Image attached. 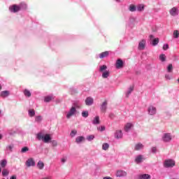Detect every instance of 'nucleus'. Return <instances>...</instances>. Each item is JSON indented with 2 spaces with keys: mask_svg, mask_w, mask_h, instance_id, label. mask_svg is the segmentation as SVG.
I'll return each instance as SVG.
<instances>
[{
  "mask_svg": "<svg viewBox=\"0 0 179 179\" xmlns=\"http://www.w3.org/2000/svg\"><path fill=\"white\" fill-rule=\"evenodd\" d=\"M173 179H178V178H173Z\"/></svg>",
  "mask_w": 179,
  "mask_h": 179,
  "instance_id": "e2e57ef3",
  "label": "nucleus"
},
{
  "mask_svg": "<svg viewBox=\"0 0 179 179\" xmlns=\"http://www.w3.org/2000/svg\"><path fill=\"white\" fill-rule=\"evenodd\" d=\"M1 173V167H0V173Z\"/></svg>",
  "mask_w": 179,
  "mask_h": 179,
  "instance_id": "bf43d9fd",
  "label": "nucleus"
},
{
  "mask_svg": "<svg viewBox=\"0 0 179 179\" xmlns=\"http://www.w3.org/2000/svg\"><path fill=\"white\" fill-rule=\"evenodd\" d=\"M36 115V113H35V110L34 109H30L29 110V115L31 117H33L34 116H35Z\"/></svg>",
  "mask_w": 179,
  "mask_h": 179,
  "instance_id": "2f4dec72",
  "label": "nucleus"
},
{
  "mask_svg": "<svg viewBox=\"0 0 179 179\" xmlns=\"http://www.w3.org/2000/svg\"><path fill=\"white\" fill-rule=\"evenodd\" d=\"M165 77L166 80H171L172 78V76H171L170 74H166Z\"/></svg>",
  "mask_w": 179,
  "mask_h": 179,
  "instance_id": "09e8293b",
  "label": "nucleus"
},
{
  "mask_svg": "<svg viewBox=\"0 0 179 179\" xmlns=\"http://www.w3.org/2000/svg\"><path fill=\"white\" fill-rule=\"evenodd\" d=\"M110 50H105L104 52H101L96 56V57H99L100 59H104V57H108L110 55Z\"/></svg>",
  "mask_w": 179,
  "mask_h": 179,
  "instance_id": "9b49d317",
  "label": "nucleus"
},
{
  "mask_svg": "<svg viewBox=\"0 0 179 179\" xmlns=\"http://www.w3.org/2000/svg\"><path fill=\"white\" fill-rule=\"evenodd\" d=\"M1 179H6V178H1Z\"/></svg>",
  "mask_w": 179,
  "mask_h": 179,
  "instance_id": "0e129e2a",
  "label": "nucleus"
},
{
  "mask_svg": "<svg viewBox=\"0 0 179 179\" xmlns=\"http://www.w3.org/2000/svg\"><path fill=\"white\" fill-rule=\"evenodd\" d=\"M28 150H29V148H28V147H23V148H22L21 152L22 153H26V152H28Z\"/></svg>",
  "mask_w": 179,
  "mask_h": 179,
  "instance_id": "37998d69",
  "label": "nucleus"
},
{
  "mask_svg": "<svg viewBox=\"0 0 179 179\" xmlns=\"http://www.w3.org/2000/svg\"><path fill=\"white\" fill-rule=\"evenodd\" d=\"M144 9H145L144 5H142V4L138 5L137 10H138V12H141L142 10H144Z\"/></svg>",
  "mask_w": 179,
  "mask_h": 179,
  "instance_id": "7c9ffc66",
  "label": "nucleus"
},
{
  "mask_svg": "<svg viewBox=\"0 0 179 179\" xmlns=\"http://www.w3.org/2000/svg\"><path fill=\"white\" fill-rule=\"evenodd\" d=\"M173 37H174V38H179V31L178 30H175L173 31Z\"/></svg>",
  "mask_w": 179,
  "mask_h": 179,
  "instance_id": "c9c22d12",
  "label": "nucleus"
},
{
  "mask_svg": "<svg viewBox=\"0 0 179 179\" xmlns=\"http://www.w3.org/2000/svg\"><path fill=\"white\" fill-rule=\"evenodd\" d=\"M8 174H9V171H8V170H7V169H3L2 170V175H3V176H8Z\"/></svg>",
  "mask_w": 179,
  "mask_h": 179,
  "instance_id": "58836bf2",
  "label": "nucleus"
},
{
  "mask_svg": "<svg viewBox=\"0 0 179 179\" xmlns=\"http://www.w3.org/2000/svg\"><path fill=\"white\" fill-rule=\"evenodd\" d=\"M81 115H82L83 117H88L89 112H88V110H83Z\"/></svg>",
  "mask_w": 179,
  "mask_h": 179,
  "instance_id": "473e14b6",
  "label": "nucleus"
},
{
  "mask_svg": "<svg viewBox=\"0 0 179 179\" xmlns=\"http://www.w3.org/2000/svg\"><path fill=\"white\" fill-rule=\"evenodd\" d=\"M52 144L53 146H57V141H55V140H53V141H52Z\"/></svg>",
  "mask_w": 179,
  "mask_h": 179,
  "instance_id": "603ef678",
  "label": "nucleus"
},
{
  "mask_svg": "<svg viewBox=\"0 0 179 179\" xmlns=\"http://www.w3.org/2000/svg\"><path fill=\"white\" fill-rule=\"evenodd\" d=\"M162 140L164 143H170L172 141V136L170 133H165L162 136Z\"/></svg>",
  "mask_w": 179,
  "mask_h": 179,
  "instance_id": "423d86ee",
  "label": "nucleus"
},
{
  "mask_svg": "<svg viewBox=\"0 0 179 179\" xmlns=\"http://www.w3.org/2000/svg\"><path fill=\"white\" fill-rule=\"evenodd\" d=\"M100 123V117L99 116H96L94 117V120H92V124H99Z\"/></svg>",
  "mask_w": 179,
  "mask_h": 179,
  "instance_id": "c85d7f7f",
  "label": "nucleus"
},
{
  "mask_svg": "<svg viewBox=\"0 0 179 179\" xmlns=\"http://www.w3.org/2000/svg\"><path fill=\"white\" fill-rule=\"evenodd\" d=\"M55 96L54 95H47L44 97L45 102H50L52 99H54Z\"/></svg>",
  "mask_w": 179,
  "mask_h": 179,
  "instance_id": "4be33fe9",
  "label": "nucleus"
},
{
  "mask_svg": "<svg viewBox=\"0 0 179 179\" xmlns=\"http://www.w3.org/2000/svg\"><path fill=\"white\" fill-rule=\"evenodd\" d=\"M143 159H144V157H143V155H138L135 157V162L138 164H139V163H141L142 162H143Z\"/></svg>",
  "mask_w": 179,
  "mask_h": 179,
  "instance_id": "f3484780",
  "label": "nucleus"
},
{
  "mask_svg": "<svg viewBox=\"0 0 179 179\" xmlns=\"http://www.w3.org/2000/svg\"><path fill=\"white\" fill-rule=\"evenodd\" d=\"M7 160L6 159H3V160L1 161V167H6L7 164Z\"/></svg>",
  "mask_w": 179,
  "mask_h": 179,
  "instance_id": "f704fd0d",
  "label": "nucleus"
},
{
  "mask_svg": "<svg viewBox=\"0 0 179 179\" xmlns=\"http://www.w3.org/2000/svg\"><path fill=\"white\" fill-rule=\"evenodd\" d=\"M81 108V105L80 102H74L73 106L69 109L68 112H66V118L71 119L72 116H74L76 113H77V108Z\"/></svg>",
  "mask_w": 179,
  "mask_h": 179,
  "instance_id": "f03ea898",
  "label": "nucleus"
},
{
  "mask_svg": "<svg viewBox=\"0 0 179 179\" xmlns=\"http://www.w3.org/2000/svg\"><path fill=\"white\" fill-rule=\"evenodd\" d=\"M67 160V157H62L61 161H62V163H65V162H66Z\"/></svg>",
  "mask_w": 179,
  "mask_h": 179,
  "instance_id": "8fccbe9b",
  "label": "nucleus"
},
{
  "mask_svg": "<svg viewBox=\"0 0 179 179\" xmlns=\"http://www.w3.org/2000/svg\"><path fill=\"white\" fill-rule=\"evenodd\" d=\"M38 169H40L41 170H42L43 169H44V162L42 160H39L36 164Z\"/></svg>",
  "mask_w": 179,
  "mask_h": 179,
  "instance_id": "cd10ccee",
  "label": "nucleus"
},
{
  "mask_svg": "<svg viewBox=\"0 0 179 179\" xmlns=\"http://www.w3.org/2000/svg\"><path fill=\"white\" fill-rule=\"evenodd\" d=\"M78 131L77 130H72V131L71 132V137H75V136H76Z\"/></svg>",
  "mask_w": 179,
  "mask_h": 179,
  "instance_id": "79ce46f5",
  "label": "nucleus"
},
{
  "mask_svg": "<svg viewBox=\"0 0 179 179\" xmlns=\"http://www.w3.org/2000/svg\"><path fill=\"white\" fill-rule=\"evenodd\" d=\"M10 95V91L6 90V91H1V96L3 98H7Z\"/></svg>",
  "mask_w": 179,
  "mask_h": 179,
  "instance_id": "b1692460",
  "label": "nucleus"
},
{
  "mask_svg": "<svg viewBox=\"0 0 179 179\" xmlns=\"http://www.w3.org/2000/svg\"><path fill=\"white\" fill-rule=\"evenodd\" d=\"M42 119H43L42 116H36L35 117V121L36 122H41Z\"/></svg>",
  "mask_w": 179,
  "mask_h": 179,
  "instance_id": "c03bdc74",
  "label": "nucleus"
},
{
  "mask_svg": "<svg viewBox=\"0 0 179 179\" xmlns=\"http://www.w3.org/2000/svg\"><path fill=\"white\" fill-rule=\"evenodd\" d=\"M124 66V62L122 59H117L116 62H115V67L116 69H122Z\"/></svg>",
  "mask_w": 179,
  "mask_h": 179,
  "instance_id": "f8f14e48",
  "label": "nucleus"
},
{
  "mask_svg": "<svg viewBox=\"0 0 179 179\" xmlns=\"http://www.w3.org/2000/svg\"><path fill=\"white\" fill-rule=\"evenodd\" d=\"M1 138H2V136L1 134H0V140H1Z\"/></svg>",
  "mask_w": 179,
  "mask_h": 179,
  "instance_id": "13d9d810",
  "label": "nucleus"
},
{
  "mask_svg": "<svg viewBox=\"0 0 179 179\" xmlns=\"http://www.w3.org/2000/svg\"><path fill=\"white\" fill-rule=\"evenodd\" d=\"M163 50L164 51H166V50H169V44H164L163 45Z\"/></svg>",
  "mask_w": 179,
  "mask_h": 179,
  "instance_id": "a18cd8bd",
  "label": "nucleus"
},
{
  "mask_svg": "<svg viewBox=\"0 0 179 179\" xmlns=\"http://www.w3.org/2000/svg\"><path fill=\"white\" fill-rule=\"evenodd\" d=\"M1 88H2V87H1V85H0V90H1Z\"/></svg>",
  "mask_w": 179,
  "mask_h": 179,
  "instance_id": "680f3d73",
  "label": "nucleus"
},
{
  "mask_svg": "<svg viewBox=\"0 0 179 179\" xmlns=\"http://www.w3.org/2000/svg\"><path fill=\"white\" fill-rule=\"evenodd\" d=\"M25 164L27 167H31V166H36V162L34 157H29L25 162Z\"/></svg>",
  "mask_w": 179,
  "mask_h": 179,
  "instance_id": "6e6552de",
  "label": "nucleus"
},
{
  "mask_svg": "<svg viewBox=\"0 0 179 179\" xmlns=\"http://www.w3.org/2000/svg\"><path fill=\"white\" fill-rule=\"evenodd\" d=\"M134 124H132V123H127V124H125L124 129V131L128 132L129 131V130H131V127H133Z\"/></svg>",
  "mask_w": 179,
  "mask_h": 179,
  "instance_id": "412c9836",
  "label": "nucleus"
},
{
  "mask_svg": "<svg viewBox=\"0 0 179 179\" xmlns=\"http://www.w3.org/2000/svg\"><path fill=\"white\" fill-rule=\"evenodd\" d=\"M15 145L13 144H10L9 145H7L6 148V151L7 153H10V152H13V148Z\"/></svg>",
  "mask_w": 179,
  "mask_h": 179,
  "instance_id": "393cba45",
  "label": "nucleus"
},
{
  "mask_svg": "<svg viewBox=\"0 0 179 179\" xmlns=\"http://www.w3.org/2000/svg\"><path fill=\"white\" fill-rule=\"evenodd\" d=\"M10 179H17L16 176H11Z\"/></svg>",
  "mask_w": 179,
  "mask_h": 179,
  "instance_id": "864d4df0",
  "label": "nucleus"
},
{
  "mask_svg": "<svg viewBox=\"0 0 179 179\" xmlns=\"http://www.w3.org/2000/svg\"><path fill=\"white\" fill-rule=\"evenodd\" d=\"M85 137H83V136H80L78 137H76V143L77 144H80L81 143H83V141H85Z\"/></svg>",
  "mask_w": 179,
  "mask_h": 179,
  "instance_id": "aec40b11",
  "label": "nucleus"
},
{
  "mask_svg": "<svg viewBox=\"0 0 179 179\" xmlns=\"http://www.w3.org/2000/svg\"><path fill=\"white\" fill-rule=\"evenodd\" d=\"M38 140H43L44 143H49L51 141V137L50 134H43V133H38L37 134Z\"/></svg>",
  "mask_w": 179,
  "mask_h": 179,
  "instance_id": "20e7f679",
  "label": "nucleus"
},
{
  "mask_svg": "<svg viewBox=\"0 0 179 179\" xmlns=\"http://www.w3.org/2000/svg\"><path fill=\"white\" fill-rule=\"evenodd\" d=\"M157 147H152V148H151V152H152V153H156V152H157Z\"/></svg>",
  "mask_w": 179,
  "mask_h": 179,
  "instance_id": "de8ad7c7",
  "label": "nucleus"
},
{
  "mask_svg": "<svg viewBox=\"0 0 179 179\" xmlns=\"http://www.w3.org/2000/svg\"><path fill=\"white\" fill-rule=\"evenodd\" d=\"M99 71L102 73V78H108L110 76L109 70H107L106 64H102L99 66Z\"/></svg>",
  "mask_w": 179,
  "mask_h": 179,
  "instance_id": "7ed1b4c3",
  "label": "nucleus"
},
{
  "mask_svg": "<svg viewBox=\"0 0 179 179\" xmlns=\"http://www.w3.org/2000/svg\"><path fill=\"white\" fill-rule=\"evenodd\" d=\"M134 85H131V86L128 88V90H127V92H126V96H127V98H128V97L129 96V95L131 94L132 91H134Z\"/></svg>",
  "mask_w": 179,
  "mask_h": 179,
  "instance_id": "5701e85b",
  "label": "nucleus"
},
{
  "mask_svg": "<svg viewBox=\"0 0 179 179\" xmlns=\"http://www.w3.org/2000/svg\"><path fill=\"white\" fill-rule=\"evenodd\" d=\"M94 103V98H92V96H88L85 99V105L87 106H91Z\"/></svg>",
  "mask_w": 179,
  "mask_h": 179,
  "instance_id": "dca6fc26",
  "label": "nucleus"
},
{
  "mask_svg": "<svg viewBox=\"0 0 179 179\" xmlns=\"http://www.w3.org/2000/svg\"><path fill=\"white\" fill-rule=\"evenodd\" d=\"M23 93H24V95L27 98H30V96H31V91L29 90H27V88L24 90Z\"/></svg>",
  "mask_w": 179,
  "mask_h": 179,
  "instance_id": "a878e982",
  "label": "nucleus"
},
{
  "mask_svg": "<svg viewBox=\"0 0 179 179\" xmlns=\"http://www.w3.org/2000/svg\"><path fill=\"white\" fill-rule=\"evenodd\" d=\"M137 8L135 5H130L129 10L130 12H135Z\"/></svg>",
  "mask_w": 179,
  "mask_h": 179,
  "instance_id": "c756f323",
  "label": "nucleus"
},
{
  "mask_svg": "<svg viewBox=\"0 0 179 179\" xmlns=\"http://www.w3.org/2000/svg\"><path fill=\"white\" fill-rule=\"evenodd\" d=\"M26 9H27V3L26 2H21L19 5L14 4L9 6V11L11 13H17L20 10H25Z\"/></svg>",
  "mask_w": 179,
  "mask_h": 179,
  "instance_id": "f257e3e1",
  "label": "nucleus"
},
{
  "mask_svg": "<svg viewBox=\"0 0 179 179\" xmlns=\"http://www.w3.org/2000/svg\"><path fill=\"white\" fill-rule=\"evenodd\" d=\"M143 144H141V143H138V144H136L134 149L135 150H141V149H143Z\"/></svg>",
  "mask_w": 179,
  "mask_h": 179,
  "instance_id": "bb28decb",
  "label": "nucleus"
},
{
  "mask_svg": "<svg viewBox=\"0 0 179 179\" xmlns=\"http://www.w3.org/2000/svg\"><path fill=\"white\" fill-rule=\"evenodd\" d=\"M127 176V172L124 170H117L116 173L117 177H126Z\"/></svg>",
  "mask_w": 179,
  "mask_h": 179,
  "instance_id": "2eb2a0df",
  "label": "nucleus"
},
{
  "mask_svg": "<svg viewBox=\"0 0 179 179\" xmlns=\"http://www.w3.org/2000/svg\"><path fill=\"white\" fill-rule=\"evenodd\" d=\"M122 137L123 133L122 130H116V131L115 132V138H116L117 140H120L122 138Z\"/></svg>",
  "mask_w": 179,
  "mask_h": 179,
  "instance_id": "4468645a",
  "label": "nucleus"
},
{
  "mask_svg": "<svg viewBox=\"0 0 179 179\" xmlns=\"http://www.w3.org/2000/svg\"><path fill=\"white\" fill-rule=\"evenodd\" d=\"M107 106H108L107 101H104V102H103V103L101 105V107H100V110H101V112H103V113L106 112Z\"/></svg>",
  "mask_w": 179,
  "mask_h": 179,
  "instance_id": "a211bd4d",
  "label": "nucleus"
},
{
  "mask_svg": "<svg viewBox=\"0 0 179 179\" xmlns=\"http://www.w3.org/2000/svg\"><path fill=\"white\" fill-rule=\"evenodd\" d=\"M159 38H154L152 40V45H157V44H159Z\"/></svg>",
  "mask_w": 179,
  "mask_h": 179,
  "instance_id": "ea45409f",
  "label": "nucleus"
},
{
  "mask_svg": "<svg viewBox=\"0 0 179 179\" xmlns=\"http://www.w3.org/2000/svg\"><path fill=\"white\" fill-rule=\"evenodd\" d=\"M98 130L100 131H104V130H106V127L105 126H101V127H98Z\"/></svg>",
  "mask_w": 179,
  "mask_h": 179,
  "instance_id": "49530a36",
  "label": "nucleus"
},
{
  "mask_svg": "<svg viewBox=\"0 0 179 179\" xmlns=\"http://www.w3.org/2000/svg\"><path fill=\"white\" fill-rule=\"evenodd\" d=\"M2 116H3L2 110H1L0 109V117H1Z\"/></svg>",
  "mask_w": 179,
  "mask_h": 179,
  "instance_id": "6e6d98bb",
  "label": "nucleus"
},
{
  "mask_svg": "<svg viewBox=\"0 0 179 179\" xmlns=\"http://www.w3.org/2000/svg\"><path fill=\"white\" fill-rule=\"evenodd\" d=\"M40 179H53L51 176H48V177H44L43 178H40Z\"/></svg>",
  "mask_w": 179,
  "mask_h": 179,
  "instance_id": "3c124183",
  "label": "nucleus"
},
{
  "mask_svg": "<svg viewBox=\"0 0 179 179\" xmlns=\"http://www.w3.org/2000/svg\"><path fill=\"white\" fill-rule=\"evenodd\" d=\"M146 47V40H141L140 43H138V50L140 51H143V50H145Z\"/></svg>",
  "mask_w": 179,
  "mask_h": 179,
  "instance_id": "ddd939ff",
  "label": "nucleus"
},
{
  "mask_svg": "<svg viewBox=\"0 0 179 179\" xmlns=\"http://www.w3.org/2000/svg\"><path fill=\"white\" fill-rule=\"evenodd\" d=\"M151 176L150 174L144 173V174H139L138 179H150Z\"/></svg>",
  "mask_w": 179,
  "mask_h": 179,
  "instance_id": "6ab92c4d",
  "label": "nucleus"
},
{
  "mask_svg": "<svg viewBox=\"0 0 179 179\" xmlns=\"http://www.w3.org/2000/svg\"><path fill=\"white\" fill-rule=\"evenodd\" d=\"M159 59L162 60V62H165L166 55H164V53L159 55Z\"/></svg>",
  "mask_w": 179,
  "mask_h": 179,
  "instance_id": "e433bc0d",
  "label": "nucleus"
},
{
  "mask_svg": "<svg viewBox=\"0 0 179 179\" xmlns=\"http://www.w3.org/2000/svg\"><path fill=\"white\" fill-rule=\"evenodd\" d=\"M173 69V64H169L168 67H167V71H169V73H171Z\"/></svg>",
  "mask_w": 179,
  "mask_h": 179,
  "instance_id": "a19ab883",
  "label": "nucleus"
},
{
  "mask_svg": "<svg viewBox=\"0 0 179 179\" xmlns=\"http://www.w3.org/2000/svg\"><path fill=\"white\" fill-rule=\"evenodd\" d=\"M169 13L171 15V16H178V15H179V9L178 8H176V6H174L173 8H171V9H170L169 10Z\"/></svg>",
  "mask_w": 179,
  "mask_h": 179,
  "instance_id": "9d476101",
  "label": "nucleus"
},
{
  "mask_svg": "<svg viewBox=\"0 0 179 179\" xmlns=\"http://www.w3.org/2000/svg\"><path fill=\"white\" fill-rule=\"evenodd\" d=\"M157 113V108L154 106L153 105H150V106L148 107V114L150 116H155Z\"/></svg>",
  "mask_w": 179,
  "mask_h": 179,
  "instance_id": "39448f33",
  "label": "nucleus"
},
{
  "mask_svg": "<svg viewBox=\"0 0 179 179\" xmlns=\"http://www.w3.org/2000/svg\"><path fill=\"white\" fill-rule=\"evenodd\" d=\"M178 83H179V77H178Z\"/></svg>",
  "mask_w": 179,
  "mask_h": 179,
  "instance_id": "052dcab7",
  "label": "nucleus"
},
{
  "mask_svg": "<svg viewBox=\"0 0 179 179\" xmlns=\"http://www.w3.org/2000/svg\"><path fill=\"white\" fill-rule=\"evenodd\" d=\"M87 141H92L94 140V136L93 134H91L90 136H87Z\"/></svg>",
  "mask_w": 179,
  "mask_h": 179,
  "instance_id": "4c0bfd02",
  "label": "nucleus"
},
{
  "mask_svg": "<svg viewBox=\"0 0 179 179\" xmlns=\"http://www.w3.org/2000/svg\"><path fill=\"white\" fill-rule=\"evenodd\" d=\"M153 38H154V36L150 35V40H152Z\"/></svg>",
  "mask_w": 179,
  "mask_h": 179,
  "instance_id": "5fc2aeb1",
  "label": "nucleus"
},
{
  "mask_svg": "<svg viewBox=\"0 0 179 179\" xmlns=\"http://www.w3.org/2000/svg\"><path fill=\"white\" fill-rule=\"evenodd\" d=\"M103 179H113L111 177H103Z\"/></svg>",
  "mask_w": 179,
  "mask_h": 179,
  "instance_id": "4d7b16f0",
  "label": "nucleus"
},
{
  "mask_svg": "<svg viewBox=\"0 0 179 179\" xmlns=\"http://www.w3.org/2000/svg\"><path fill=\"white\" fill-rule=\"evenodd\" d=\"M136 17L131 16V17H129L128 22H127V26H128L129 27H134V26H135L136 24Z\"/></svg>",
  "mask_w": 179,
  "mask_h": 179,
  "instance_id": "1a4fd4ad",
  "label": "nucleus"
},
{
  "mask_svg": "<svg viewBox=\"0 0 179 179\" xmlns=\"http://www.w3.org/2000/svg\"><path fill=\"white\" fill-rule=\"evenodd\" d=\"M109 144H108V143H104V144L102 145V149L103 150H108V148H109Z\"/></svg>",
  "mask_w": 179,
  "mask_h": 179,
  "instance_id": "72a5a7b5",
  "label": "nucleus"
},
{
  "mask_svg": "<svg viewBox=\"0 0 179 179\" xmlns=\"http://www.w3.org/2000/svg\"><path fill=\"white\" fill-rule=\"evenodd\" d=\"M165 167H173L176 164L175 160L173 159H167L164 163Z\"/></svg>",
  "mask_w": 179,
  "mask_h": 179,
  "instance_id": "0eeeda50",
  "label": "nucleus"
}]
</instances>
